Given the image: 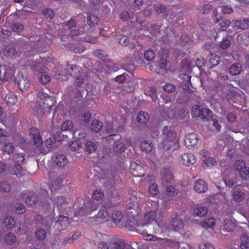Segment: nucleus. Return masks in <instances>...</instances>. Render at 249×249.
Returning a JSON list of instances; mask_svg holds the SVG:
<instances>
[{"label": "nucleus", "instance_id": "13d9d810", "mask_svg": "<svg viewBox=\"0 0 249 249\" xmlns=\"http://www.w3.org/2000/svg\"><path fill=\"white\" fill-rule=\"evenodd\" d=\"M155 57V53L153 50L149 49L144 52V57L148 61H152Z\"/></svg>", "mask_w": 249, "mask_h": 249}, {"label": "nucleus", "instance_id": "1a4fd4ad", "mask_svg": "<svg viewBox=\"0 0 249 249\" xmlns=\"http://www.w3.org/2000/svg\"><path fill=\"white\" fill-rule=\"evenodd\" d=\"M69 218L68 216H65L63 215L58 216V219L54 222V226L55 227L58 231L64 229L63 226H65L69 222Z\"/></svg>", "mask_w": 249, "mask_h": 249}, {"label": "nucleus", "instance_id": "09e8293b", "mask_svg": "<svg viewBox=\"0 0 249 249\" xmlns=\"http://www.w3.org/2000/svg\"><path fill=\"white\" fill-rule=\"evenodd\" d=\"M235 220H233L230 219H225L224 221V227L225 229L228 231H231V227L233 228L235 226Z\"/></svg>", "mask_w": 249, "mask_h": 249}, {"label": "nucleus", "instance_id": "8fccbe9b", "mask_svg": "<svg viewBox=\"0 0 249 249\" xmlns=\"http://www.w3.org/2000/svg\"><path fill=\"white\" fill-rule=\"evenodd\" d=\"M156 213L155 211H150L146 213L144 216V220L146 221H153L156 220Z\"/></svg>", "mask_w": 249, "mask_h": 249}, {"label": "nucleus", "instance_id": "37998d69", "mask_svg": "<svg viewBox=\"0 0 249 249\" xmlns=\"http://www.w3.org/2000/svg\"><path fill=\"white\" fill-rule=\"evenodd\" d=\"M158 56L160 59L158 61H168L167 58L169 57V51L167 49L162 48L160 49L158 53Z\"/></svg>", "mask_w": 249, "mask_h": 249}, {"label": "nucleus", "instance_id": "c03bdc74", "mask_svg": "<svg viewBox=\"0 0 249 249\" xmlns=\"http://www.w3.org/2000/svg\"><path fill=\"white\" fill-rule=\"evenodd\" d=\"M215 219L211 217L203 220L201 225L205 228H213L215 226Z\"/></svg>", "mask_w": 249, "mask_h": 249}, {"label": "nucleus", "instance_id": "c9c22d12", "mask_svg": "<svg viewBox=\"0 0 249 249\" xmlns=\"http://www.w3.org/2000/svg\"><path fill=\"white\" fill-rule=\"evenodd\" d=\"M103 127V123L97 120H94L92 121L90 128L92 131L95 132L99 131Z\"/></svg>", "mask_w": 249, "mask_h": 249}, {"label": "nucleus", "instance_id": "a18cd8bd", "mask_svg": "<svg viewBox=\"0 0 249 249\" xmlns=\"http://www.w3.org/2000/svg\"><path fill=\"white\" fill-rule=\"evenodd\" d=\"M190 86L192 87L191 82H181L179 84V87L188 93H192L194 90L190 88Z\"/></svg>", "mask_w": 249, "mask_h": 249}, {"label": "nucleus", "instance_id": "680f3d73", "mask_svg": "<svg viewBox=\"0 0 249 249\" xmlns=\"http://www.w3.org/2000/svg\"><path fill=\"white\" fill-rule=\"evenodd\" d=\"M73 127V124L72 121L70 120H67L63 122L61 125V129L64 131L71 130L72 129Z\"/></svg>", "mask_w": 249, "mask_h": 249}, {"label": "nucleus", "instance_id": "412c9836", "mask_svg": "<svg viewBox=\"0 0 249 249\" xmlns=\"http://www.w3.org/2000/svg\"><path fill=\"white\" fill-rule=\"evenodd\" d=\"M180 66L181 68L186 72L191 73L192 69H195V66L192 67L191 62L189 59L184 58L180 62Z\"/></svg>", "mask_w": 249, "mask_h": 249}, {"label": "nucleus", "instance_id": "c85d7f7f", "mask_svg": "<svg viewBox=\"0 0 249 249\" xmlns=\"http://www.w3.org/2000/svg\"><path fill=\"white\" fill-rule=\"evenodd\" d=\"M153 145L151 142L148 140H144L141 143V149L146 153L150 152L153 149Z\"/></svg>", "mask_w": 249, "mask_h": 249}, {"label": "nucleus", "instance_id": "5fc2aeb1", "mask_svg": "<svg viewBox=\"0 0 249 249\" xmlns=\"http://www.w3.org/2000/svg\"><path fill=\"white\" fill-rule=\"evenodd\" d=\"M39 82L42 85L48 83L51 80V77L47 74L40 73L38 76Z\"/></svg>", "mask_w": 249, "mask_h": 249}, {"label": "nucleus", "instance_id": "aec40b11", "mask_svg": "<svg viewBox=\"0 0 249 249\" xmlns=\"http://www.w3.org/2000/svg\"><path fill=\"white\" fill-rule=\"evenodd\" d=\"M126 244L123 239H118L114 242H111L109 244V247L111 249H125Z\"/></svg>", "mask_w": 249, "mask_h": 249}, {"label": "nucleus", "instance_id": "423d86ee", "mask_svg": "<svg viewBox=\"0 0 249 249\" xmlns=\"http://www.w3.org/2000/svg\"><path fill=\"white\" fill-rule=\"evenodd\" d=\"M130 170L135 177H143L144 175V169L143 167L136 162L132 161L130 163Z\"/></svg>", "mask_w": 249, "mask_h": 249}, {"label": "nucleus", "instance_id": "393cba45", "mask_svg": "<svg viewBox=\"0 0 249 249\" xmlns=\"http://www.w3.org/2000/svg\"><path fill=\"white\" fill-rule=\"evenodd\" d=\"M10 29L14 32L19 34L24 29V25L20 22H12L9 23Z\"/></svg>", "mask_w": 249, "mask_h": 249}, {"label": "nucleus", "instance_id": "a19ab883", "mask_svg": "<svg viewBox=\"0 0 249 249\" xmlns=\"http://www.w3.org/2000/svg\"><path fill=\"white\" fill-rule=\"evenodd\" d=\"M16 240L15 234L12 232H8L5 236L4 240L8 245L14 244Z\"/></svg>", "mask_w": 249, "mask_h": 249}, {"label": "nucleus", "instance_id": "4d7b16f0", "mask_svg": "<svg viewBox=\"0 0 249 249\" xmlns=\"http://www.w3.org/2000/svg\"><path fill=\"white\" fill-rule=\"evenodd\" d=\"M14 150V146L11 142H5L3 144V151L8 154H11L13 152Z\"/></svg>", "mask_w": 249, "mask_h": 249}, {"label": "nucleus", "instance_id": "f704fd0d", "mask_svg": "<svg viewBox=\"0 0 249 249\" xmlns=\"http://www.w3.org/2000/svg\"><path fill=\"white\" fill-rule=\"evenodd\" d=\"M88 16L87 18V23L89 26V28L94 26L95 23L97 24L99 19L97 17L91 13H88Z\"/></svg>", "mask_w": 249, "mask_h": 249}, {"label": "nucleus", "instance_id": "f3484780", "mask_svg": "<svg viewBox=\"0 0 249 249\" xmlns=\"http://www.w3.org/2000/svg\"><path fill=\"white\" fill-rule=\"evenodd\" d=\"M162 133L166 138V139L169 142L174 141L176 137V133L170 130L167 126H165L163 127ZM173 143H174L175 142H174Z\"/></svg>", "mask_w": 249, "mask_h": 249}, {"label": "nucleus", "instance_id": "338daca9", "mask_svg": "<svg viewBox=\"0 0 249 249\" xmlns=\"http://www.w3.org/2000/svg\"><path fill=\"white\" fill-rule=\"evenodd\" d=\"M117 40L120 45L125 47L127 46L129 43V39L125 36H119L117 38Z\"/></svg>", "mask_w": 249, "mask_h": 249}, {"label": "nucleus", "instance_id": "bb28decb", "mask_svg": "<svg viewBox=\"0 0 249 249\" xmlns=\"http://www.w3.org/2000/svg\"><path fill=\"white\" fill-rule=\"evenodd\" d=\"M206 60L203 57H200L196 59V66L195 68H196L197 71L199 72L200 74L204 72V71L202 69V67L205 66L206 64Z\"/></svg>", "mask_w": 249, "mask_h": 249}, {"label": "nucleus", "instance_id": "f8f14e48", "mask_svg": "<svg viewBox=\"0 0 249 249\" xmlns=\"http://www.w3.org/2000/svg\"><path fill=\"white\" fill-rule=\"evenodd\" d=\"M170 67V63L169 61H158L157 72L164 75L167 72Z\"/></svg>", "mask_w": 249, "mask_h": 249}, {"label": "nucleus", "instance_id": "ea45409f", "mask_svg": "<svg viewBox=\"0 0 249 249\" xmlns=\"http://www.w3.org/2000/svg\"><path fill=\"white\" fill-rule=\"evenodd\" d=\"M114 149L117 154H120L125 151V146L123 143L115 142L114 143Z\"/></svg>", "mask_w": 249, "mask_h": 249}, {"label": "nucleus", "instance_id": "4c0bfd02", "mask_svg": "<svg viewBox=\"0 0 249 249\" xmlns=\"http://www.w3.org/2000/svg\"><path fill=\"white\" fill-rule=\"evenodd\" d=\"M53 201V204L58 207H62L63 204H67L66 197L63 196L55 197Z\"/></svg>", "mask_w": 249, "mask_h": 249}, {"label": "nucleus", "instance_id": "39448f33", "mask_svg": "<svg viewBox=\"0 0 249 249\" xmlns=\"http://www.w3.org/2000/svg\"><path fill=\"white\" fill-rule=\"evenodd\" d=\"M180 163L185 166H190L196 163V158L191 153H184L179 159Z\"/></svg>", "mask_w": 249, "mask_h": 249}, {"label": "nucleus", "instance_id": "603ef678", "mask_svg": "<svg viewBox=\"0 0 249 249\" xmlns=\"http://www.w3.org/2000/svg\"><path fill=\"white\" fill-rule=\"evenodd\" d=\"M187 112L184 108H178L175 112V116L177 119L182 120L185 118Z\"/></svg>", "mask_w": 249, "mask_h": 249}, {"label": "nucleus", "instance_id": "9d476101", "mask_svg": "<svg viewBox=\"0 0 249 249\" xmlns=\"http://www.w3.org/2000/svg\"><path fill=\"white\" fill-rule=\"evenodd\" d=\"M57 138L53 134V136L45 141L44 144L48 151H52L56 149L59 144L56 142Z\"/></svg>", "mask_w": 249, "mask_h": 249}, {"label": "nucleus", "instance_id": "a211bd4d", "mask_svg": "<svg viewBox=\"0 0 249 249\" xmlns=\"http://www.w3.org/2000/svg\"><path fill=\"white\" fill-rule=\"evenodd\" d=\"M241 70L242 67L241 64L239 63H234L229 68L228 71L232 75H236L241 72Z\"/></svg>", "mask_w": 249, "mask_h": 249}, {"label": "nucleus", "instance_id": "3c124183", "mask_svg": "<svg viewBox=\"0 0 249 249\" xmlns=\"http://www.w3.org/2000/svg\"><path fill=\"white\" fill-rule=\"evenodd\" d=\"M247 37L246 35L239 34L237 36V43L243 47H246L248 46V41L246 40Z\"/></svg>", "mask_w": 249, "mask_h": 249}, {"label": "nucleus", "instance_id": "473e14b6", "mask_svg": "<svg viewBox=\"0 0 249 249\" xmlns=\"http://www.w3.org/2000/svg\"><path fill=\"white\" fill-rule=\"evenodd\" d=\"M138 223V221L136 219L134 218H130L128 219L125 222V227L129 231H135V229L137 227V224Z\"/></svg>", "mask_w": 249, "mask_h": 249}, {"label": "nucleus", "instance_id": "052dcab7", "mask_svg": "<svg viewBox=\"0 0 249 249\" xmlns=\"http://www.w3.org/2000/svg\"><path fill=\"white\" fill-rule=\"evenodd\" d=\"M91 119V113L89 111H85L82 113L81 116V122L83 123V124H88L90 122Z\"/></svg>", "mask_w": 249, "mask_h": 249}, {"label": "nucleus", "instance_id": "f257e3e1", "mask_svg": "<svg viewBox=\"0 0 249 249\" xmlns=\"http://www.w3.org/2000/svg\"><path fill=\"white\" fill-rule=\"evenodd\" d=\"M118 204L117 197L115 196L111 197L104 203L103 206L104 209L100 210L97 214L95 216L94 218L95 220L96 221H100L102 220V221L101 223L107 221L110 217L109 210L111 208L116 207Z\"/></svg>", "mask_w": 249, "mask_h": 249}, {"label": "nucleus", "instance_id": "6e6d98bb", "mask_svg": "<svg viewBox=\"0 0 249 249\" xmlns=\"http://www.w3.org/2000/svg\"><path fill=\"white\" fill-rule=\"evenodd\" d=\"M54 136L57 138L58 142H61L64 140V139L68 138V135L65 134V131L62 129L57 131L56 133L53 134Z\"/></svg>", "mask_w": 249, "mask_h": 249}, {"label": "nucleus", "instance_id": "f03ea898", "mask_svg": "<svg viewBox=\"0 0 249 249\" xmlns=\"http://www.w3.org/2000/svg\"><path fill=\"white\" fill-rule=\"evenodd\" d=\"M193 110L195 112V115L201 118L203 121H208L212 119L213 112L208 108L197 106L195 108L193 107Z\"/></svg>", "mask_w": 249, "mask_h": 249}, {"label": "nucleus", "instance_id": "e433bc0d", "mask_svg": "<svg viewBox=\"0 0 249 249\" xmlns=\"http://www.w3.org/2000/svg\"><path fill=\"white\" fill-rule=\"evenodd\" d=\"M154 9L159 14H162L165 18H167L168 12L165 6L160 4H157L154 5Z\"/></svg>", "mask_w": 249, "mask_h": 249}, {"label": "nucleus", "instance_id": "cd10ccee", "mask_svg": "<svg viewBox=\"0 0 249 249\" xmlns=\"http://www.w3.org/2000/svg\"><path fill=\"white\" fill-rule=\"evenodd\" d=\"M68 71L71 76L75 78L82 76L79 67L71 66L69 68H68Z\"/></svg>", "mask_w": 249, "mask_h": 249}, {"label": "nucleus", "instance_id": "6e6552de", "mask_svg": "<svg viewBox=\"0 0 249 249\" xmlns=\"http://www.w3.org/2000/svg\"><path fill=\"white\" fill-rule=\"evenodd\" d=\"M171 229L179 233L183 231L184 223L181 219L175 217L170 222Z\"/></svg>", "mask_w": 249, "mask_h": 249}, {"label": "nucleus", "instance_id": "58836bf2", "mask_svg": "<svg viewBox=\"0 0 249 249\" xmlns=\"http://www.w3.org/2000/svg\"><path fill=\"white\" fill-rule=\"evenodd\" d=\"M18 52L16 51L15 47L12 45H8L7 46H5L4 52L5 55L9 57H13Z\"/></svg>", "mask_w": 249, "mask_h": 249}, {"label": "nucleus", "instance_id": "774afa93", "mask_svg": "<svg viewBox=\"0 0 249 249\" xmlns=\"http://www.w3.org/2000/svg\"><path fill=\"white\" fill-rule=\"evenodd\" d=\"M240 176L243 180H249V167H244V170L240 173Z\"/></svg>", "mask_w": 249, "mask_h": 249}, {"label": "nucleus", "instance_id": "de8ad7c7", "mask_svg": "<svg viewBox=\"0 0 249 249\" xmlns=\"http://www.w3.org/2000/svg\"><path fill=\"white\" fill-rule=\"evenodd\" d=\"M56 103V98L55 97L48 96L43 102V106H48L50 107V105L55 106Z\"/></svg>", "mask_w": 249, "mask_h": 249}, {"label": "nucleus", "instance_id": "864d4df0", "mask_svg": "<svg viewBox=\"0 0 249 249\" xmlns=\"http://www.w3.org/2000/svg\"><path fill=\"white\" fill-rule=\"evenodd\" d=\"M11 189V184L7 181H3L0 182V191L6 193L9 192Z\"/></svg>", "mask_w": 249, "mask_h": 249}, {"label": "nucleus", "instance_id": "5701e85b", "mask_svg": "<svg viewBox=\"0 0 249 249\" xmlns=\"http://www.w3.org/2000/svg\"><path fill=\"white\" fill-rule=\"evenodd\" d=\"M55 162L57 166L59 167H65L68 163V159L64 154H58L55 158Z\"/></svg>", "mask_w": 249, "mask_h": 249}, {"label": "nucleus", "instance_id": "7c9ffc66", "mask_svg": "<svg viewBox=\"0 0 249 249\" xmlns=\"http://www.w3.org/2000/svg\"><path fill=\"white\" fill-rule=\"evenodd\" d=\"M208 209L204 206H199L195 208L194 209V213L198 216L202 217L206 215L208 213Z\"/></svg>", "mask_w": 249, "mask_h": 249}, {"label": "nucleus", "instance_id": "ddd939ff", "mask_svg": "<svg viewBox=\"0 0 249 249\" xmlns=\"http://www.w3.org/2000/svg\"><path fill=\"white\" fill-rule=\"evenodd\" d=\"M162 240L163 241V243L166 247L171 248L173 249H183L185 248L184 247H181V243L180 242L168 238H164Z\"/></svg>", "mask_w": 249, "mask_h": 249}, {"label": "nucleus", "instance_id": "72a5a7b5", "mask_svg": "<svg viewBox=\"0 0 249 249\" xmlns=\"http://www.w3.org/2000/svg\"><path fill=\"white\" fill-rule=\"evenodd\" d=\"M241 249H249V236L243 233L240 237Z\"/></svg>", "mask_w": 249, "mask_h": 249}, {"label": "nucleus", "instance_id": "6ab92c4d", "mask_svg": "<svg viewBox=\"0 0 249 249\" xmlns=\"http://www.w3.org/2000/svg\"><path fill=\"white\" fill-rule=\"evenodd\" d=\"M82 142L80 140H75L69 142L68 148L70 151L74 152L82 148Z\"/></svg>", "mask_w": 249, "mask_h": 249}, {"label": "nucleus", "instance_id": "79ce46f5", "mask_svg": "<svg viewBox=\"0 0 249 249\" xmlns=\"http://www.w3.org/2000/svg\"><path fill=\"white\" fill-rule=\"evenodd\" d=\"M111 219L116 223H120L123 219V215L121 212L115 211L111 214Z\"/></svg>", "mask_w": 249, "mask_h": 249}, {"label": "nucleus", "instance_id": "c756f323", "mask_svg": "<svg viewBox=\"0 0 249 249\" xmlns=\"http://www.w3.org/2000/svg\"><path fill=\"white\" fill-rule=\"evenodd\" d=\"M39 201L38 197L34 194L28 195L26 198V204L30 206L37 204L38 203H39Z\"/></svg>", "mask_w": 249, "mask_h": 249}, {"label": "nucleus", "instance_id": "69168bd1", "mask_svg": "<svg viewBox=\"0 0 249 249\" xmlns=\"http://www.w3.org/2000/svg\"><path fill=\"white\" fill-rule=\"evenodd\" d=\"M231 24L233 25L232 20L231 21L229 19L226 18L222 19L221 21L219 23L220 27L222 28L223 31L226 30L228 28H229Z\"/></svg>", "mask_w": 249, "mask_h": 249}, {"label": "nucleus", "instance_id": "b1692460", "mask_svg": "<svg viewBox=\"0 0 249 249\" xmlns=\"http://www.w3.org/2000/svg\"><path fill=\"white\" fill-rule=\"evenodd\" d=\"M136 120L139 123L144 124L149 120V115L146 112L141 111L138 113Z\"/></svg>", "mask_w": 249, "mask_h": 249}, {"label": "nucleus", "instance_id": "dca6fc26", "mask_svg": "<svg viewBox=\"0 0 249 249\" xmlns=\"http://www.w3.org/2000/svg\"><path fill=\"white\" fill-rule=\"evenodd\" d=\"M247 21H248L247 20V18H244L243 20H241V19L236 20H232V23H233L232 27L234 28H236V29H240L243 30H244L249 28V25H248V23L247 22Z\"/></svg>", "mask_w": 249, "mask_h": 249}, {"label": "nucleus", "instance_id": "e2e57ef3", "mask_svg": "<svg viewBox=\"0 0 249 249\" xmlns=\"http://www.w3.org/2000/svg\"><path fill=\"white\" fill-rule=\"evenodd\" d=\"M36 236L40 241L44 240L46 237L45 230L43 229H38L36 232Z\"/></svg>", "mask_w": 249, "mask_h": 249}, {"label": "nucleus", "instance_id": "4be33fe9", "mask_svg": "<svg viewBox=\"0 0 249 249\" xmlns=\"http://www.w3.org/2000/svg\"><path fill=\"white\" fill-rule=\"evenodd\" d=\"M233 199L236 202H240L245 197L244 193L240 189L234 187L232 192Z\"/></svg>", "mask_w": 249, "mask_h": 249}, {"label": "nucleus", "instance_id": "a878e982", "mask_svg": "<svg viewBox=\"0 0 249 249\" xmlns=\"http://www.w3.org/2000/svg\"><path fill=\"white\" fill-rule=\"evenodd\" d=\"M19 146L24 150H28L32 149V146H33V143L32 141H27L24 138L20 139V141L18 143Z\"/></svg>", "mask_w": 249, "mask_h": 249}, {"label": "nucleus", "instance_id": "9b49d317", "mask_svg": "<svg viewBox=\"0 0 249 249\" xmlns=\"http://www.w3.org/2000/svg\"><path fill=\"white\" fill-rule=\"evenodd\" d=\"M194 188L198 193H204L208 190L207 183L204 180L199 179L195 181Z\"/></svg>", "mask_w": 249, "mask_h": 249}, {"label": "nucleus", "instance_id": "2f4dec72", "mask_svg": "<svg viewBox=\"0 0 249 249\" xmlns=\"http://www.w3.org/2000/svg\"><path fill=\"white\" fill-rule=\"evenodd\" d=\"M14 71L12 69H7L4 72V76L2 80L6 81H15L16 76L14 74Z\"/></svg>", "mask_w": 249, "mask_h": 249}, {"label": "nucleus", "instance_id": "20e7f679", "mask_svg": "<svg viewBox=\"0 0 249 249\" xmlns=\"http://www.w3.org/2000/svg\"><path fill=\"white\" fill-rule=\"evenodd\" d=\"M161 182L163 186H165L168 183H171L174 177L170 169L163 168L160 173Z\"/></svg>", "mask_w": 249, "mask_h": 249}, {"label": "nucleus", "instance_id": "7ed1b4c3", "mask_svg": "<svg viewBox=\"0 0 249 249\" xmlns=\"http://www.w3.org/2000/svg\"><path fill=\"white\" fill-rule=\"evenodd\" d=\"M15 79V82L17 83L18 89L21 91H23L29 88L30 85L29 81L22 73H18Z\"/></svg>", "mask_w": 249, "mask_h": 249}, {"label": "nucleus", "instance_id": "bf43d9fd", "mask_svg": "<svg viewBox=\"0 0 249 249\" xmlns=\"http://www.w3.org/2000/svg\"><path fill=\"white\" fill-rule=\"evenodd\" d=\"M163 187H165V192L167 196H173L177 194L176 189L173 186H168L167 184L166 186Z\"/></svg>", "mask_w": 249, "mask_h": 249}, {"label": "nucleus", "instance_id": "49530a36", "mask_svg": "<svg viewBox=\"0 0 249 249\" xmlns=\"http://www.w3.org/2000/svg\"><path fill=\"white\" fill-rule=\"evenodd\" d=\"M39 206L41 207V209L44 212L50 211L51 210V203L46 199L43 201H40Z\"/></svg>", "mask_w": 249, "mask_h": 249}, {"label": "nucleus", "instance_id": "0eeeda50", "mask_svg": "<svg viewBox=\"0 0 249 249\" xmlns=\"http://www.w3.org/2000/svg\"><path fill=\"white\" fill-rule=\"evenodd\" d=\"M198 141L197 135L195 133H191L185 136L184 143L188 147H194L197 144Z\"/></svg>", "mask_w": 249, "mask_h": 249}, {"label": "nucleus", "instance_id": "2eb2a0df", "mask_svg": "<svg viewBox=\"0 0 249 249\" xmlns=\"http://www.w3.org/2000/svg\"><path fill=\"white\" fill-rule=\"evenodd\" d=\"M85 144V151L88 152V154H91L96 152L98 146V143L96 142L87 140H86Z\"/></svg>", "mask_w": 249, "mask_h": 249}, {"label": "nucleus", "instance_id": "4468645a", "mask_svg": "<svg viewBox=\"0 0 249 249\" xmlns=\"http://www.w3.org/2000/svg\"><path fill=\"white\" fill-rule=\"evenodd\" d=\"M22 167L20 164L14 161L8 167L7 172H9L12 175H18L21 173Z\"/></svg>", "mask_w": 249, "mask_h": 249}, {"label": "nucleus", "instance_id": "0e129e2a", "mask_svg": "<svg viewBox=\"0 0 249 249\" xmlns=\"http://www.w3.org/2000/svg\"><path fill=\"white\" fill-rule=\"evenodd\" d=\"M163 89L165 92L172 93L176 90V86L171 83H167L163 86Z\"/></svg>", "mask_w": 249, "mask_h": 249}]
</instances>
